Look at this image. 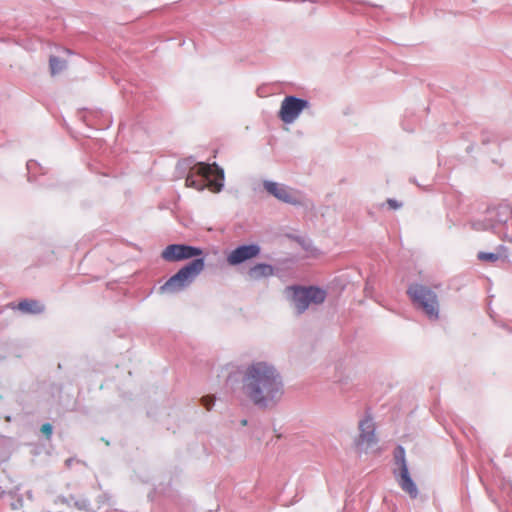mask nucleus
<instances>
[{
  "mask_svg": "<svg viewBox=\"0 0 512 512\" xmlns=\"http://www.w3.org/2000/svg\"><path fill=\"white\" fill-rule=\"evenodd\" d=\"M242 392L257 406H274L284 393L282 377L272 364L252 362L243 372Z\"/></svg>",
  "mask_w": 512,
  "mask_h": 512,
  "instance_id": "f257e3e1",
  "label": "nucleus"
},
{
  "mask_svg": "<svg viewBox=\"0 0 512 512\" xmlns=\"http://www.w3.org/2000/svg\"><path fill=\"white\" fill-rule=\"evenodd\" d=\"M224 172L215 163H197L187 175L185 184L197 190L208 188L213 193H218L223 187Z\"/></svg>",
  "mask_w": 512,
  "mask_h": 512,
  "instance_id": "f03ea898",
  "label": "nucleus"
},
{
  "mask_svg": "<svg viewBox=\"0 0 512 512\" xmlns=\"http://www.w3.org/2000/svg\"><path fill=\"white\" fill-rule=\"evenodd\" d=\"M407 294L412 303L421 309L425 315L433 321L440 317V305L437 294L429 287L422 284H412L407 289Z\"/></svg>",
  "mask_w": 512,
  "mask_h": 512,
  "instance_id": "7ed1b4c3",
  "label": "nucleus"
},
{
  "mask_svg": "<svg viewBox=\"0 0 512 512\" xmlns=\"http://www.w3.org/2000/svg\"><path fill=\"white\" fill-rule=\"evenodd\" d=\"M202 258H197L182 267L170 277L161 287L160 293H177L188 287L204 269Z\"/></svg>",
  "mask_w": 512,
  "mask_h": 512,
  "instance_id": "20e7f679",
  "label": "nucleus"
},
{
  "mask_svg": "<svg viewBox=\"0 0 512 512\" xmlns=\"http://www.w3.org/2000/svg\"><path fill=\"white\" fill-rule=\"evenodd\" d=\"M288 290L293 292L292 301L299 314L310 304H321L326 298V292L318 287H289Z\"/></svg>",
  "mask_w": 512,
  "mask_h": 512,
  "instance_id": "39448f33",
  "label": "nucleus"
},
{
  "mask_svg": "<svg viewBox=\"0 0 512 512\" xmlns=\"http://www.w3.org/2000/svg\"><path fill=\"white\" fill-rule=\"evenodd\" d=\"M308 107L309 103L307 100L295 96H287L281 102L278 117L283 123L291 124L299 117L301 112Z\"/></svg>",
  "mask_w": 512,
  "mask_h": 512,
  "instance_id": "423d86ee",
  "label": "nucleus"
},
{
  "mask_svg": "<svg viewBox=\"0 0 512 512\" xmlns=\"http://www.w3.org/2000/svg\"><path fill=\"white\" fill-rule=\"evenodd\" d=\"M359 435L355 440V445L360 450H367L377 443L375 434V424L371 416H365L358 424Z\"/></svg>",
  "mask_w": 512,
  "mask_h": 512,
  "instance_id": "0eeeda50",
  "label": "nucleus"
},
{
  "mask_svg": "<svg viewBox=\"0 0 512 512\" xmlns=\"http://www.w3.org/2000/svg\"><path fill=\"white\" fill-rule=\"evenodd\" d=\"M264 189L281 202L299 205V193L293 188L273 181H264Z\"/></svg>",
  "mask_w": 512,
  "mask_h": 512,
  "instance_id": "6e6552de",
  "label": "nucleus"
},
{
  "mask_svg": "<svg viewBox=\"0 0 512 512\" xmlns=\"http://www.w3.org/2000/svg\"><path fill=\"white\" fill-rule=\"evenodd\" d=\"M400 456H396V462L399 465V474L397 476V482L401 489L406 492L411 498L418 496V489L414 481L412 480L408 466L405 460L404 449L399 448Z\"/></svg>",
  "mask_w": 512,
  "mask_h": 512,
  "instance_id": "1a4fd4ad",
  "label": "nucleus"
},
{
  "mask_svg": "<svg viewBox=\"0 0 512 512\" xmlns=\"http://www.w3.org/2000/svg\"><path fill=\"white\" fill-rule=\"evenodd\" d=\"M202 254V250L197 247L188 246L184 244H171L168 245L161 253L164 260L174 262L193 257H198Z\"/></svg>",
  "mask_w": 512,
  "mask_h": 512,
  "instance_id": "9d476101",
  "label": "nucleus"
},
{
  "mask_svg": "<svg viewBox=\"0 0 512 512\" xmlns=\"http://www.w3.org/2000/svg\"><path fill=\"white\" fill-rule=\"evenodd\" d=\"M260 252V248L255 245H243L232 250L227 256V262L230 265H238L247 260L255 258Z\"/></svg>",
  "mask_w": 512,
  "mask_h": 512,
  "instance_id": "9b49d317",
  "label": "nucleus"
},
{
  "mask_svg": "<svg viewBox=\"0 0 512 512\" xmlns=\"http://www.w3.org/2000/svg\"><path fill=\"white\" fill-rule=\"evenodd\" d=\"M274 273V268L268 264H256L251 267L247 273L248 278L252 281H258L267 277L272 276Z\"/></svg>",
  "mask_w": 512,
  "mask_h": 512,
  "instance_id": "f8f14e48",
  "label": "nucleus"
},
{
  "mask_svg": "<svg viewBox=\"0 0 512 512\" xmlns=\"http://www.w3.org/2000/svg\"><path fill=\"white\" fill-rule=\"evenodd\" d=\"M18 309L24 313L39 314L43 312V305L36 300H24L18 304Z\"/></svg>",
  "mask_w": 512,
  "mask_h": 512,
  "instance_id": "ddd939ff",
  "label": "nucleus"
},
{
  "mask_svg": "<svg viewBox=\"0 0 512 512\" xmlns=\"http://www.w3.org/2000/svg\"><path fill=\"white\" fill-rule=\"evenodd\" d=\"M49 66H50V72L54 76L60 72H62L65 69L66 62L64 60H61L57 57H50L49 60Z\"/></svg>",
  "mask_w": 512,
  "mask_h": 512,
  "instance_id": "4468645a",
  "label": "nucleus"
},
{
  "mask_svg": "<svg viewBox=\"0 0 512 512\" xmlns=\"http://www.w3.org/2000/svg\"><path fill=\"white\" fill-rule=\"evenodd\" d=\"M500 256L495 253H487V252H479L478 259L486 262H496L498 261Z\"/></svg>",
  "mask_w": 512,
  "mask_h": 512,
  "instance_id": "2eb2a0df",
  "label": "nucleus"
},
{
  "mask_svg": "<svg viewBox=\"0 0 512 512\" xmlns=\"http://www.w3.org/2000/svg\"><path fill=\"white\" fill-rule=\"evenodd\" d=\"M215 397L214 396H204L201 398V404L205 407L207 411H210L214 405Z\"/></svg>",
  "mask_w": 512,
  "mask_h": 512,
  "instance_id": "dca6fc26",
  "label": "nucleus"
},
{
  "mask_svg": "<svg viewBox=\"0 0 512 512\" xmlns=\"http://www.w3.org/2000/svg\"><path fill=\"white\" fill-rule=\"evenodd\" d=\"M52 425L50 423H44L41 426V432L46 436L47 439H50L52 435Z\"/></svg>",
  "mask_w": 512,
  "mask_h": 512,
  "instance_id": "f3484780",
  "label": "nucleus"
},
{
  "mask_svg": "<svg viewBox=\"0 0 512 512\" xmlns=\"http://www.w3.org/2000/svg\"><path fill=\"white\" fill-rule=\"evenodd\" d=\"M387 204L391 209H398L399 207H401V204L394 199H388Z\"/></svg>",
  "mask_w": 512,
  "mask_h": 512,
  "instance_id": "a211bd4d",
  "label": "nucleus"
},
{
  "mask_svg": "<svg viewBox=\"0 0 512 512\" xmlns=\"http://www.w3.org/2000/svg\"><path fill=\"white\" fill-rule=\"evenodd\" d=\"M241 424H242L243 426L247 425V420H246V419L242 420V421H241Z\"/></svg>",
  "mask_w": 512,
  "mask_h": 512,
  "instance_id": "6ab92c4d",
  "label": "nucleus"
}]
</instances>
